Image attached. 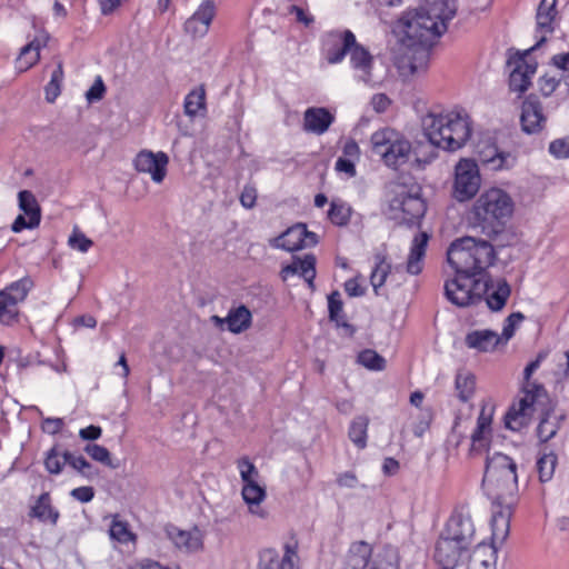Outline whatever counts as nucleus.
<instances>
[{
	"label": "nucleus",
	"instance_id": "nucleus-3",
	"mask_svg": "<svg viewBox=\"0 0 569 569\" xmlns=\"http://www.w3.org/2000/svg\"><path fill=\"white\" fill-rule=\"evenodd\" d=\"M513 209L515 204L508 192L491 188L482 192L473 202L469 222L497 248L511 247L519 241L517 229L509 223Z\"/></svg>",
	"mask_w": 569,
	"mask_h": 569
},
{
	"label": "nucleus",
	"instance_id": "nucleus-45",
	"mask_svg": "<svg viewBox=\"0 0 569 569\" xmlns=\"http://www.w3.org/2000/svg\"><path fill=\"white\" fill-rule=\"evenodd\" d=\"M358 362L365 368L373 371H381L386 367V359L371 349L362 350L358 355Z\"/></svg>",
	"mask_w": 569,
	"mask_h": 569
},
{
	"label": "nucleus",
	"instance_id": "nucleus-41",
	"mask_svg": "<svg viewBox=\"0 0 569 569\" xmlns=\"http://www.w3.org/2000/svg\"><path fill=\"white\" fill-rule=\"evenodd\" d=\"M183 108L184 113L191 118L196 117L199 111L206 110V91L202 86L186 96Z\"/></svg>",
	"mask_w": 569,
	"mask_h": 569
},
{
	"label": "nucleus",
	"instance_id": "nucleus-47",
	"mask_svg": "<svg viewBox=\"0 0 569 569\" xmlns=\"http://www.w3.org/2000/svg\"><path fill=\"white\" fill-rule=\"evenodd\" d=\"M44 468L50 475H60L63 470L60 445L52 446L44 456Z\"/></svg>",
	"mask_w": 569,
	"mask_h": 569
},
{
	"label": "nucleus",
	"instance_id": "nucleus-29",
	"mask_svg": "<svg viewBox=\"0 0 569 569\" xmlns=\"http://www.w3.org/2000/svg\"><path fill=\"white\" fill-rule=\"evenodd\" d=\"M557 0H541L536 13V32L546 37V33H552L553 20L557 16Z\"/></svg>",
	"mask_w": 569,
	"mask_h": 569
},
{
	"label": "nucleus",
	"instance_id": "nucleus-43",
	"mask_svg": "<svg viewBox=\"0 0 569 569\" xmlns=\"http://www.w3.org/2000/svg\"><path fill=\"white\" fill-rule=\"evenodd\" d=\"M558 458L555 452H543L537 460L536 467L541 482H548L552 479Z\"/></svg>",
	"mask_w": 569,
	"mask_h": 569
},
{
	"label": "nucleus",
	"instance_id": "nucleus-46",
	"mask_svg": "<svg viewBox=\"0 0 569 569\" xmlns=\"http://www.w3.org/2000/svg\"><path fill=\"white\" fill-rule=\"evenodd\" d=\"M84 451L94 460L98 461L111 469L119 468V462L114 463L111 459L110 451L100 445L97 443H88L84 447Z\"/></svg>",
	"mask_w": 569,
	"mask_h": 569
},
{
	"label": "nucleus",
	"instance_id": "nucleus-4",
	"mask_svg": "<svg viewBox=\"0 0 569 569\" xmlns=\"http://www.w3.org/2000/svg\"><path fill=\"white\" fill-rule=\"evenodd\" d=\"M425 137L437 148L455 152L471 137V121L463 110L428 112L421 120Z\"/></svg>",
	"mask_w": 569,
	"mask_h": 569
},
{
	"label": "nucleus",
	"instance_id": "nucleus-40",
	"mask_svg": "<svg viewBox=\"0 0 569 569\" xmlns=\"http://www.w3.org/2000/svg\"><path fill=\"white\" fill-rule=\"evenodd\" d=\"M352 208L340 199H333L328 210V219L338 227H345L349 223Z\"/></svg>",
	"mask_w": 569,
	"mask_h": 569
},
{
	"label": "nucleus",
	"instance_id": "nucleus-12",
	"mask_svg": "<svg viewBox=\"0 0 569 569\" xmlns=\"http://www.w3.org/2000/svg\"><path fill=\"white\" fill-rule=\"evenodd\" d=\"M441 531L469 550L475 543L476 527L465 506L455 508Z\"/></svg>",
	"mask_w": 569,
	"mask_h": 569
},
{
	"label": "nucleus",
	"instance_id": "nucleus-36",
	"mask_svg": "<svg viewBox=\"0 0 569 569\" xmlns=\"http://www.w3.org/2000/svg\"><path fill=\"white\" fill-rule=\"evenodd\" d=\"M370 569H400V555L397 547L386 545L378 552Z\"/></svg>",
	"mask_w": 569,
	"mask_h": 569
},
{
	"label": "nucleus",
	"instance_id": "nucleus-35",
	"mask_svg": "<svg viewBox=\"0 0 569 569\" xmlns=\"http://www.w3.org/2000/svg\"><path fill=\"white\" fill-rule=\"evenodd\" d=\"M19 208L24 216L30 218L31 226H39L41 221V209L34 197L29 190H21L18 193Z\"/></svg>",
	"mask_w": 569,
	"mask_h": 569
},
{
	"label": "nucleus",
	"instance_id": "nucleus-59",
	"mask_svg": "<svg viewBox=\"0 0 569 569\" xmlns=\"http://www.w3.org/2000/svg\"><path fill=\"white\" fill-rule=\"evenodd\" d=\"M70 496L82 503H87L94 498V489L90 486L78 487L71 490Z\"/></svg>",
	"mask_w": 569,
	"mask_h": 569
},
{
	"label": "nucleus",
	"instance_id": "nucleus-53",
	"mask_svg": "<svg viewBox=\"0 0 569 569\" xmlns=\"http://www.w3.org/2000/svg\"><path fill=\"white\" fill-rule=\"evenodd\" d=\"M523 319H525L523 313H521L519 311L512 312L511 315H509L505 320L502 333L500 336L501 341L502 340L505 342L509 341L515 335L517 325H519Z\"/></svg>",
	"mask_w": 569,
	"mask_h": 569
},
{
	"label": "nucleus",
	"instance_id": "nucleus-24",
	"mask_svg": "<svg viewBox=\"0 0 569 569\" xmlns=\"http://www.w3.org/2000/svg\"><path fill=\"white\" fill-rule=\"evenodd\" d=\"M511 295V287L505 278L493 280L491 278L490 290L483 295V299L489 310L493 312L501 311Z\"/></svg>",
	"mask_w": 569,
	"mask_h": 569
},
{
	"label": "nucleus",
	"instance_id": "nucleus-61",
	"mask_svg": "<svg viewBox=\"0 0 569 569\" xmlns=\"http://www.w3.org/2000/svg\"><path fill=\"white\" fill-rule=\"evenodd\" d=\"M64 422L61 418H44L42 420V430L49 435H57L63 428Z\"/></svg>",
	"mask_w": 569,
	"mask_h": 569
},
{
	"label": "nucleus",
	"instance_id": "nucleus-25",
	"mask_svg": "<svg viewBox=\"0 0 569 569\" xmlns=\"http://www.w3.org/2000/svg\"><path fill=\"white\" fill-rule=\"evenodd\" d=\"M429 239L430 234L426 231H420L413 237L406 267L408 273L417 276L422 271V262Z\"/></svg>",
	"mask_w": 569,
	"mask_h": 569
},
{
	"label": "nucleus",
	"instance_id": "nucleus-44",
	"mask_svg": "<svg viewBox=\"0 0 569 569\" xmlns=\"http://www.w3.org/2000/svg\"><path fill=\"white\" fill-rule=\"evenodd\" d=\"M63 81V67L59 62L56 69L51 73L50 81L44 87L46 100L49 103H53L61 93V83Z\"/></svg>",
	"mask_w": 569,
	"mask_h": 569
},
{
	"label": "nucleus",
	"instance_id": "nucleus-18",
	"mask_svg": "<svg viewBox=\"0 0 569 569\" xmlns=\"http://www.w3.org/2000/svg\"><path fill=\"white\" fill-rule=\"evenodd\" d=\"M168 163L169 157L163 151L141 150L133 160L136 170L149 173L156 183H161L164 180Z\"/></svg>",
	"mask_w": 569,
	"mask_h": 569
},
{
	"label": "nucleus",
	"instance_id": "nucleus-1",
	"mask_svg": "<svg viewBox=\"0 0 569 569\" xmlns=\"http://www.w3.org/2000/svg\"><path fill=\"white\" fill-rule=\"evenodd\" d=\"M456 12V0H435L400 19L411 73L427 70L431 49Z\"/></svg>",
	"mask_w": 569,
	"mask_h": 569
},
{
	"label": "nucleus",
	"instance_id": "nucleus-10",
	"mask_svg": "<svg viewBox=\"0 0 569 569\" xmlns=\"http://www.w3.org/2000/svg\"><path fill=\"white\" fill-rule=\"evenodd\" d=\"M547 37L540 36L537 42L525 51L510 53L507 60L509 72V89L520 98L531 86V79L537 71V61H528L527 57L547 42Z\"/></svg>",
	"mask_w": 569,
	"mask_h": 569
},
{
	"label": "nucleus",
	"instance_id": "nucleus-58",
	"mask_svg": "<svg viewBox=\"0 0 569 569\" xmlns=\"http://www.w3.org/2000/svg\"><path fill=\"white\" fill-rule=\"evenodd\" d=\"M76 462L77 465L73 469L86 479L92 480L96 477H98V469L92 463H90L83 456H78Z\"/></svg>",
	"mask_w": 569,
	"mask_h": 569
},
{
	"label": "nucleus",
	"instance_id": "nucleus-9",
	"mask_svg": "<svg viewBox=\"0 0 569 569\" xmlns=\"http://www.w3.org/2000/svg\"><path fill=\"white\" fill-rule=\"evenodd\" d=\"M490 286L489 273H485V277L455 273L452 279L445 282V296L452 305L467 308L480 303Z\"/></svg>",
	"mask_w": 569,
	"mask_h": 569
},
{
	"label": "nucleus",
	"instance_id": "nucleus-56",
	"mask_svg": "<svg viewBox=\"0 0 569 569\" xmlns=\"http://www.w3.org/2000/svg\"><path fill=\"white\" fill-rule=\"evenodd\" d=\"M296 556L295 548H291L290 546H286V552L282 559L279 560H270V562L267 566V569H297L292 557Z\"/></svg>",
	"mask_w": 569,
	"mask_h": 569
},
{
	"label": "nucleus",
	"instance_id": "nucleus-19",
	"mask_svg": "<svg viewBox=\"0 0 569 569\" xmlns=\"http://www.w3.org/2000/svg\"><path fill=\"white\" fill-rule=\"evenodd\" d=\"M478 157L479 161L492 171L509 170L517 162V157L513 153L501 150L495 142L479 146Z\"/></svg>",
	"mask_w": 569,
	"mask_h": 569
},
{
	"label": "nucleus",
	"instance_id": "nucleus-55",
	"mask_svg": "<svg viewBox=\"0 0 569 569\" xmlns=\"http://www.w3.org/2000/svg\"><path fill=\"white\" fill-rule=\"evenodd\" d=\"M69 246L72 249H77L80 252H87L93 244L92 240H90L84 233L74 229L68 240Z\"/></svg>",
	"mask_w": 569,
	"mask_h": 569
},
{
	"label": "nucleus",
	"instance_id": "nucleus-7",
	"mask_svg": "<svg viewBox=\"0 0 569 569\" xmlns=\"http://www.w3.org/2000/svg\"><path fill=\"white\" fill-rule=\"evenodd\" d=\"M370 141L373 153L380 156L385 164L392 169L408 163L412 157L417 168H422L431 161L421 160L412 150L410 141L389 128L373 132Z\"/></svg>",
	"mask_w": 569,
	"mask_h": 569
},
{
	"label": "nucleus",
	"instance_id": "nucleus-48",
	"mask_svg": "<svg viewBox=\"0 0 569 569\" xmlns=\"http://www.w3.org/2000/svg\"><path fill=\"white\" fill-rule=\"evenodd\" d=\"M217 8L213 0H204L201 2V4L198 7L196 12L191 16L192 19L196 20V22L201 23L203 27H207L209 30V27L216 17Z\"/></svg>",
	"mask_w": 569,
	"mask_h": 569
},
{
	"label": "nucleus",
	"instance_id": "nucleus-54",
	"mask_svg": "<svg viewBox=\"0 0 569 569\" xmlns=\"http://www.w3.org/2000/svg\"><path fill=\"white\" fill-rule=\"evenodd\" d=\"M548 151L557 159L569 158V137L558 138L551 141Z\"/></svg>",
	"mask_w": 569,
	"mask_h": 569
},
{
	"label": "nucleus",
	"instance_id": "nucleus-30",
	"mask_svg": "<svg viewBox=\"0 0 569 569\" xmlns=\"http://www.w3.org/2000/svg\"><path fill=\"white\" fill-rule=\"evenodd\" d=\"M467 569H490L496 562V549L483 542L467 555Z\"/></svg>",
	"mask_w": 569,
	"mask_h": 569
},
{
	"label": "nucleus",
	"instance_id": "nucleus-21",
	"mask_svg": "<svg viewBox=\"0 0 569 569\" xmlns=\"http://www.w3.org/2000/svg\"><path fill=\"white\" fill-rule=\"evenodd\" d=\"M168 538L181 551L187 553L196 552L202 549V540L199 530L188 531L181 530L176 526H168L166 528Z\"/></svg>",
	"mask_w": 569,
	"mask_h": 569
},
{
	"label": "nucleus",
	"instance_id": "nucleus-17",
	"mask_svg": "<svg viewBox=\"0 0 569 569\" xmlns=\"http://www.w3.org/2000/svg\"><path fill=\"white\" fill-rule=\"evenodd\" d=\"M547 117L540 98L536 93L528 94L521 104L520 124L528 134L539 133L546 126Z\"/></svg>",
	"mask_w": 569,
	"mask_h": 569
},
{
	"label": "nucleus",
	"instance_id": "nucleus-16",
	"mask_svg": "<svg viewBox=\"0 0 569 569\" xmlns=\"http://www.w3.org/2000/svg\"><path fill=\"white\" fill-rule=\"evenodd\" d=\"M469 551L441 531L435 546L433 559L441 569H455L467 558Z\"/></svg>",
	"mask_w": 569,
	"mask_h": 569
},
{
	"label": "nucleus",
	"instance_id": "nucleus-50",
	"mask_svg": "<svg viewBox=\"0 0 569 569\" xmlns=\"http://www.w3.org/2000/svg\"><path fill=\"white\" fill-rule=\"evenodd\" d=\"M561 82L563 83V74L560 78H556L546 73L538 78L537 87L541 96L548 98L557 90Z\"/></svg>",
	"mask_w": 569,
	"mask_h": 569
},
{
	"label": "nucleus",
	"instance_id": "nucleus-31",
	"mask_svg": "<svg viewBox=\"0 0 569 569\" xmlns=\"http://www.w3.org/2000/svg\"><path fill=\"white\" fill-rule=\"evenodd\" d=\"M226 325L230 332L241 333L252 325V313L244 305L231 308L226 317Z\"/></svg>",
	"mask_w": 569,
	"mask_h": 569
},
{
	"label": "nucleus",
	"instance_id": "nucleus-5",
	"mask_svg": "<svg viewBox=\"0 0 569 569\" xmlns=\"http://www.w3.org/2000/svg\"><path fill=\"white\" fill-rule=\"evenodd\" d=\"M491 242L469 236L456 239L447 250V261L455 273L485 277L497 258Z\"/></svg>",
	"mask_w": 569,
	"mask_h": 569
},
{
	"label": "nucleus",
	"instance_id": "nucleus-60",
	"mask_svg": "<svg viewBox=\"0 0 569 569\" xmlns=\"http://www.w3.org/2000/svg\"><path fill=\"white\" fill-rule=\"evenodd\" d=\"M257 200V189L253 186H244L241 194H240V202L241 204L247 208L251 209L254 207Z\"/></svg>",
	"mask_w": 569,
	"mask_h": 569
},
{
	"label": "nucleus",
	"instance_id": "nucleus-11",
	"mask_svg": "<svg viewBox=\"0 0 569 569\" xmlns=\"http://www.w3.org/2000/svg\"><path fill=\"white\" fill-rule=\"evenodd\" d=\"M34 282L30 277H23L0 291V321L11 323L17 320L18 310L16 306L23 301Z\"/></svg>",
	"mask_w": 569,
	"mask_h": 569
},
{
	"label": "nucleus",
	"instance_id": "nucleus-51",
	"mask_svg": "<svg viewBox=\"0 0 569 569\" xmlns=\"http://www.w3.org/2000/svg\"><path fill=\"white\" fill-rule=\"evenodd\" d=\"M237 467L240 471V477L243 483L257 481V478L259 477V471L248 457H242L238 459Z\"/></svg>",
	"mask_w": 569,
	"mask_h": 569
},
{
	"label": "nucleus",
	"instance_id": "nucleus-64",
	"mask_svg": "<svg viewBox=\"0 0 569 569\" xmlns=\"http://www.w3.org/2000/svg\"><path fill=\"white\" fill-rule=\"evenodd\" d=\"M102 435V429L99 426L90 425L86 428L80 429L79 437L82 440L94 441L98 440Z\"/></svg>",
	"mask_w": 569,
	"mask_h": 569
},
{
	"label": "nucleus",
	"instance_id": "nucleus-49",
	"mask_svg": "<svg viewBox=\"0 0 569 569\" xmlns=\"http://www.w3.org/2000/svg\"><path fill=\"white\" fill-rule=\"evenodd\" d=\"M109 532L110 537L120 543H128L136 539V536L129 529V525L118 519L112 520Z\"/></svg>",
	"mask_w": 569,
	"mask_h": 569
},
{
	"label": "nucleus",
	"instance_id": "nucleus-52",
	"mask_svg": "<svg viewBox=\"0 0 569 569\" xmlns=\"http://www.w3.org/2000/svg\"><path fill=\"white\" fill-rule=\"evenodd\" d=\"M549 64L563 72V84L567 87L569 98V52L553 54Z\"/></svg>",
	"mask_w": 569,
	"mask_h": 569
},
{
	"label": "nucleus",
	"instance_id": "nucleus-6",
	"mask_svg": "<svg viewBox=\"0 0 569 569\" xmlns=\"http://www.w3.org/2000/svg\"><path fill=\"white\" fill-rule=\"evenodd\" d=\"M547 351H540L536 359L530 361L523 370L525 386L522 397L518 403L513 402L505 415V427L512 431H520L530 423L531 413L538 410L541 399L549 400L547 390L541 383L530 382L532 373L547 358Z\"/></svg>",
	"mask_w": 569,
	"mask_h": 569
},
{
	"label": "nucleus",
	"instance_id": "nucleus-26",
	"mask_svg": "<svg viewBox=\"0 0 569 569\" xmlns=\"http://www.w3.org/2000/svg\"><path fill=\"white\" fill-rule=\"evenodd\" d=\"M501 342V337L493 330H473L467 333L465 343L479 352L493 351Z\"/></svg>",
	"mask_w": 569,
	"mask_h": 569
},
{
	"label": "nucleus",
	"instance_id": "nucleus-27",
	"mask_svg": "<svg viewBox=\"0 0 569 569\" xmlns=\"http://www.w3.org/2000/svg\"><path fill=\"white\" fill-rule=\"evenodd\" d=\"M28 516L40 522H49L56 526L60 518V512L52 506L50 493L46 491L42 492L34 505L30 507Z\"/></svg>",
	"mask_w": 569,
	"mask_h": 569
},
{
	"label": "nucleus",
	"instance_id": "nucleus-62",
	"mask_svg": "<svg viewBox=\"0 0 569 569\" xmlns=\"http://www.w3.org/2000/svg\"><path fill=\"white\" fill-rule=\"evenodd\" d=\"M184 31L196 38L206 36L208 29L207 27H203L201 23L196 22V20L190 17L184 22Z\"/></svg>",
	"mask_w": 569,
	"mask_h": 569
},
{
	"label": "nucleus",
	"instance_id": "nucleus-15",
	"mask_svg": "<svg viewBox=\"0 0 569 569\" xmlns=\"http://www.w3.org/2000/svg\"><path fill=\"white\" fill-rule=\"evenodd\" d=\"M318 243V236L307 229L305 223H296L288 228L280 236L270 240L273 248L283 249L289 252L313 247Z\"/></svg>",
	"mask_w": 569,
	"mask_h": 569
},
{
	"label": "nucleus",
	"instance_id": "nucleus-22",
	"mask_svg": "<svg viewBox=\"0 0 569 569\" xmlns=\"http://www.w3.org/2000/svg\"><path fill=\"white\" fill-rule=\"evenodd\" d=\"M316 262V257L312 253L306 254L302 259L293 257L292 262L282 268L281 276L286 280L288 276L298 273L308 282L310 288H313Z\"/></svg>",
	"mask_w": 569,
	"mask_h": 569
},
{
	"label": "nucleus",
	"instance_id": "nucleus-13",
	"mask_svg": "<svg viewBox=\"0 0 569 569\" xmlns=\"http://www.w3.org/2000/svg\"><path fill=\"white\" fill-rule=\"evenodd\" d=\"M479 167L475 160L462 159L456 166L455 196L459 201L472 198L480 188Z\"/></svg>",
	"mask_w": 569,
	"mask_h": 569
},
{
	"label": "nucleus",
	"instance_id": "nucleus-33",
	"mask_svg": "<svg viewBox=\"0 0 569 569\" xmlns=\"http://www.w3.org/2000/svg\"><path fill=\"white\" fill-rule=\"evenodd\" d=\"M241 493L244 502L249 506L250 512L264 517L266 513L260 509V503L266 499V488L257 481H250L243 483Z\"/></svg>",
	"mask_w": 569,
	"mask_h": 569
},
{
	"label": "nucleus",
	"instance_id": "nucleus-39",
	"mask_svg": "<svg viewBox=\"0 0 569 569\" xmlns=\"http://www.w3.org/2000/svg\"><path fill=\"white\" fill-rule=\"evenodd\" d=\"M376 264L370 274V283L378 295V289L382 287L391 272V264L387 262V257L382 253L375 256Z\"/></svg>",
	"mask_w": 569,
	"mask_h": 569
},
{
	"label": "nucleus",
	"instance_id": "nucleus-34",
	"mask_svg": "<svg viewBox=\"0 0 569 569\" xmlns=\"http://www.w3.org/2000/svg\"><path fill=\"white\" fill-rule=\"evenodd\" d=\"M455 388L458 399L461 402H468L476 391V376L465 369L458 370L455 377Z\"/></svg>",
	"mask_w": 569,
	"mask_h": 569
},
{
	"label": "nucleus",
	"instance_id": "nucleus-8",
	"mask_svg": "<svg viewBox=\"0 0 569 569\" xmlns=\"http://www.w3.org/2000/svg\"><path fill=\"white\" fill-rule=\"evenodd\" d=\"M388 202L390 210L401 211L402 222L409 227H420L427 211V203L421 197V187L412 184L408 187L402 183H390L388 186Z\"/></svg>",
	"mask_w": 569,
	"mask_h": 569
},
{
	"label": "nucleus",
	"instance_id": "nucleus-32",
	"mask_svg": "<svg viewBox=\"0 0 569 569\" xmlns=\"http://www.w3.org/2000/svg\"><path fill=\"white\" fill-rule=\"evenodd\" d=\"M342 312L343 302L341 300L340 292L335 290L328 296L329 320L335 322L338 328H343L346 330V333L349 337H352L353 333L356 332V328L343 319Z\"/></svg>",
	"mask_w": 569,
	"mask_h": 569
},
{
	"label": "nucleus",
	"instance_id": "nucleus-2",
	"mask_svg": "<svg viewBox=\"0 0 569 569\" xmlns=\"http://www.w3.org/2000/svg\"><path fill=\"white\" fill-rule=\"evenodd\" d=\"M482 489L492 502V536L505 539L509 532L518 492L517 463L513 459L501 452L488 457Z\"/></svg>",
	"mask_w": 569,
	"mask_h": 569
},
{
	"label": "nucleus",
	"instance_id": "nucleus-37",
	"mask_svg": "<svg viewBox=\"0 0 569 569\" xmlns=\"http://www.w3.org/2000/svg\"><path fill=\"white\" fill-rule=\"evenodd\" d=\"M348 53L350 54L351 66L369 77L373 64V57L369 50L356 41V44L352 46Z\"/></svg>",
	"mask_w": 569,
	"mask_h": 569
},
{
	"label": "nucleus",
	"instance_id": "nucleus-28",
	"mask_svg": "<svg viewBox=\"0 0 569 569\" xmlns=\"http://www.w3.org/2000/svg\"><path fill=\"white\" fill-rule=\"evenodd\" d=\"M372 556L371 546L363 540L350 545L342 567L347 569H366Z\"/></svg>",
	"mask_w": 569,
	"mask_h": 569
},
{
	"label": "nucleus",
	"instance_id": "nucleus-42",
	"mask_svg": "<svg viewBox=\"0 0 569 569\" xmlns=\"http://www.w3.org/2000/svg\"><path fill=\"white\" fill-rule=\"evenodd\" d=\"M40 44L38 41H31L26 44L17 59V68L20 71H26L36 64L40 58Z\"/></svg>",
	"mask_w": 569,
	"mask_h": 569
},
{
	"label": "nucleus",
	"instance_id": "nucleus-20",
	"mask_svg": "<svg viewBox=\"0 0 569 569\" xmlns=\"http://www.w3.org/2000/svg\"><path fill=\"white\" fill-rule=\"evenodd\" d=\"M336 117L325 107H310L303 114V129L315 134H323L335 122Z\"/></svg>",
	"mask_w": 569,
	"mask_h": 569
},
{
	"label": "nucleus",
	"instance_id": "nucleus-14",
	"mask_svg": "<svg viewBox=\"0 0 569 569\" xmlns=\"http://www.w3.org/2000/svg\"><path fill=\"white\" fill-rule=\"evenodd\" d=\"M356 44V36L349 29L331 30L326 32L321 39V50L330 64L343 61L349 50Z\"/></svg>",
	"mask_w": 569,
	"mask_h": 569
},
{
	"label": "nucleus",
	"instance_id": "nucleus-57",
	"mask_svg": "<svg viewBox=\"0 0 569 569\" xmlns=\"http://www.w3.org/2000/svg\"><path fill=\"white\" fill-rule=\"evenodd\" d=\"M106 91V84L102 78L98 76L93 84L86 92V99L89 103L98 102L103 99Z\"/></svg>",
	"mask_w": 569,
	"mask_h": 569
},
{
	"label": "nucleus",
	"instance_id": "nucleus-38",
	"mask_svg": "<svg viewBox=\"0 0 569 569\" xmlns=\"http://www.w3.org/2000/svg\"><path fill=\"white\" fill-rule=\"evenodd\" d=\"M368 426L369 418L367 416H358L350 423L348 437L358 449H365L367 446Z\"/></svg>",
	"mask_w": 569,
	"mask_h": 569
},
{
	"label": "nucleus",
	"instance_id": "nucleus-23",
	"mask_svg": "<svg viewBox=\"0 0 569 569\" xmlns=\"http://www.w3.org/2000/svg\"><path fill=\"white\" fill-rule=\"evenodd\" d=\"M540 406V418L536 432L540 443H546L557 435L560 428V420L563 417L555 418V420L550 419L553 408L549 405V400L541 399V403L538 407Z\"/></svg>",
	"mask_w": 569,
	"mask_h": 569
},
{
	"label": "nucleus",
	"instance_id": "nucleus-63",
	"mask_svg": "<svg viewBox=\"0 0 569 569\" xmlns=\"http://www.w3.org/2000/svg\"><path fill=\"white\" fill-rule=\"evenodd\" d=\"M336 170L339 171V172H345L349 177H355L356 173H357L353 160L348 159L346 157H339L337 159V161H336Z\"/></svg>",
	"mask_w": 569,
	"mask_h": 569
}]
</instances>
